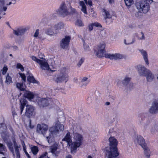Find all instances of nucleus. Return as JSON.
<instances>
[{"mask_svg":"<svg viewBox=\"0 0 158 158\" xmlns=\"http://www.w3.org/2000/svg\"><path fill=\"white\" fill-rule=\"evenodd\" d=\"M110 145V151L107 152V156L110 154V156L115 157L118 155L117 145L118 141L117 139L113 137H111L109 139Z\"/></svg>","mask_w":158,"mask_h":158,"instance_id":"f257e3e1","label":"nucleus"},{"mask_svg":"<svg viewBox=\"0 0 158 158\" xmlns=\"http://www.w3.org/2000/svg\"><path fill=\"white\" fill-rule=\"evenodd\" d=\"M59 73L55 81L57 83H66L69 80L68 73L69 70L65 68H63L59 70Z\"/></svg>","mask_w":158,"mask_h":158,"instance_id":"f03ea898","label":"nucleus"},{"mask_svg":"<svg viewBox=\"0 0 158 158\" xmlns=\"http://www.w3.org/2000/svg\"><path fill=\"white\" fill-rule=\"evenodd\" d=\"M74 142L71 145V151L72 153L75 152L77 149L81 145L83 140L82 136L79 134L75 133L74 134Z\"/></svg>","mask_w":158,"mask_h":158,"instance_id":"7ed1b4c3","label":"nucleus"},{"mask_svg":"<svg viewBox=\"0 0 158 158\" xmlns=\"http://www.w3.org/2000/svg\"><path fill=\"white\" fill-rule=\"evenodd\" d=\"M9 137L7 139L6 141L4 142H6L7 146L9 148L10 151L12 152L13 156H14L15 155L16 156V158H20V155L19 151V148L21 147L20 145H18L17 143L15 141H13L14 144V148L15 149V152L14 151V149L13 147L12 146V143L10 141H8V139Z\"/></svg>","mask_w":158,"mask_h":158,"instance_id":"20e7f679","label":"nucleus"},{"mask_svg":"<svg viewBox=\"0 0 158 158\" xmlns=\"http://www.w3.org/2000/svg\"><path fill=\"white\" fill-rule=\"evenodd\" d=\"M56 12L57 14L62 17H65L70 14L68 8L64 2L61 3L59 8Z\"/></svg>","mask_w":158,"mask_h":158,"instance_id":"39448f33","label":"nucleus"},{"mask_svg":"<svg viewBox=\"0 0 158 158\" xmlns=\"http://www.w3.org/2000/svg\"><path fill=\"white\" fill-rule=\"evenodd\" d=\"M150 4L148 2L140 1L136 3V6L137 8L140 11L146 13L150 10Z\"/></svg>","mask_w":158,"mask_h":158,"instance_id":"423d86ee","label":"nucleus"},{"mask_svg":"<svg viewBox=\"0 0 158 158\" xmlns=\"http://www.w3.org/2000/svg\"><path fill=\"white\" fill-rule=\"evenodd\" d=\"M31 59L34 61L39 64L41 69L42 70H48L50 69L48 63L45 60L44 58L39 59L36 57L32 56H31Z\"/></svg>","mask_w":158,"mask_h":158,"instance_id":"0eeeda50","label":"nucleus"},{"mask_svg":"<svg viewBox=\"0 0 158 158\" xmlns=\"http://www.w3.org/2000/svg\"><path fill=\"white\" fill-rule=\"evenodd\" d=\"M64 129V126L61 124L60 122L58 121L55 123L54 127H50L49 129V131L53 134L56 135L59 132L63 131Z\"/></svg>","mask_w":158,"mask_h":158,"instance_id":"6e6552de","label":"nucleus"},{"mask_svg":"<svg viewBox=\"0 0 158 158\" xmlns=\"http://www.w3.org/2000/svg\"><path fill=\"white\" fill-rule=\"evenodd\" d=\"M106 44L104 43H101L99 44L95 50L96 56L99 58L104 56L105 51Z\"/></svg>","mask_w":158,"mask_h":158,"instance_id":"1a4fd4ad","label":"nucleus"},{"mask_svg":"<svg viewBox=\"0 0 158 158\" xmlns=\"http://www.w3.org/2000/svg\"><path fill=\"white\" fill-rule=\"evenodd\" d=\"M48 128V125L46 124H38L37 125L36 132L39 134L44 135L47 131Z\"/></svg>","mask_w":158,"mask_h":158,"instance_id":"9d476101","label":"nucleus"},{"mask_svg":"<svg viewBox=\"0 0 158 158\" xmlns=\"http://www.w3.org/2000/svg\"><path fill=\"white\" fill-rule=\"evenodd\" d=\"M7 127L5 124L3 123H0V133L4 140L6 141L9 135L6 132Z\"/></svg>","mask_w":158,"mask_h":158,"instance_id":"9b49d317","label":"nucleus"},{"mask_svg":"<svg viewBox=\"0 0 158 158\" xmlns=\"http://www.w3.org/2000/svg\"><path fill=\"white\" fill-rule=\"evenodd\" d=\"M104 57L111 60H116L123 58L124 56L123 55L119 53L110 54L107 53L104 54Z\"/></svg>","mask_w":158,"mask_h":158,"instance_id":"f8f14e48","label":"nucleus"},{"mask_svg":"<svg viewBox=\"0 0 158 158\" xmlns=\"http://www.w3.org/2000/svg\"><path fill=\"white\" fill-rule=\"evenodd\" d=\"M136 69L139 75L141 77H144L146 76V73L149 70L144 66L140 64L137 65Z\"/></svg>","mask_w":158,"mask_h":158,"instance_id":"ddd939ff","label":"nucleus"},{"mask_svg":"<svg viewBox=\"0 0 158 158\" xmlns=\"http://www.w3.org/2000/svg\"><path fill=\"white\" fill-rule=\"evenodd\" d=\"M35 108L31 105H27L26 106L25 114L28 117L35 115Z\"/></svg>","mask_w":158,"mask_h":158,"instance_id":"4468645a","label":"nucleus"},{"mask_svg":"<svg viewBox=\"0 0 158 158\" xmlns=\"http://www.w3.org/2000/svg\"><path fill=\"white\" fill-rule=\"evenodd\" d=\"M71 39V36H66L62 39L60 42V46L63 49H66L68 48L70 41Z\"/></svg>","mask_w":158,"mask_h":158,"instance_id":"2eb2a0df","label":"nucleus"},{"mask_svg":"<svg viewBox=\"0 0 158 158\" xmlns=\"http://www.w3.org/2000/svg\"><path fill=\"white\" fill-rule=\"evenodd\" d=\"M149 111L152 114H155L158 112V100H155L153 101Z\"/></svg>","mask_w":158,"mask_h":158,"instance_id":"dca6fc26","label":"nucleus"},{"mask_svg":"<svg viewBox=\"0 0 158 158\" xmlns=\"http://www.w3.org/2000/svg\"><path fill=\"white\" fill-rule=\"evenodd\" d=\"M45 32L46 34L51 36L57 35L55 29H54L52 24L48 25L46 27L45 30Z\"/></svg>","mask_w":158,"mask_h":158,"instance_id":"f3484780","label":"nucleus"},{"mask_svg":"<svg viewBox=\"0 0 158 158\" xmlns=\"http://www.w3.org/2000/svg\"><path fill=\"white\" fill-rule=\"evenodd\" d=\"M51 152L53 156L57 157L58 156L61 150L58 147L57 144L55 143L52 145L50 148Z\"/></svg>","mask_w":158,"mask_h":158,"instance_id":"a211bd4d","label":"nucleus"},{"mask_svg":"<svg viewBox=\"0 0 158 158\" xmlns=\"http://www.w3.org/2000/svg\"><path fill=\"white\" fill-rule=\"evenodd\" d=\"M131 78L128 76H125L122 81L123 85L125 87L131 88L133 85V84L130 82Z\"/></svg>","mask_w":158,"mask_h":158,"instance_id":"6ab92c4d","label":"nucleus"},{"mask_svg":"<svg viewBox=\"0 0 158 158\" xmlns=\"http://www.w3.org/2000/svg\"><path fill=\"white\" fill-rule=\"evenodd\" d=\"M145 119V114L143 113L139 114L138 115V124L141 125L144 128L147 127V125H146L144 121Z\"/></svg>","mask_w":158,"mask_h":158,"instance_id":"aec40b11","label":"nucleus"},{"mask_svg":"<svg viewBox=\"0 0 158 158\" xmlns=\"http://www.w3.org/2000/svg\"><path fill=\"white\" fill-rule=\"evenodd\" d=\"M134 141L135 143L141 145L142 147L143 145L146 144L144 140L143 137L140 135H135L134 137Z\"/></svg>","mask_w":158,"mask_h":158,"instance_id":"412c9836","label":"nucleus"},{"mask_svg":"<svg viewBox=\"0 0 158 158\" xmlns=\"http://www.w3.org/2000/svg\"><path fill=\"white\" fill-rule=\"evenodd\" d=\"M5 0H0V19L2 16L5 15L4 12L6 10L7 7L5 5Z\"/></svg>","mask_w":158,"mask_h":158,"instance_id":"4be33fe9","label":"nucleus"},{"mask_svg":"<svg viewBox=\"0 0 158 158\" xmlns=\"http://www.w3.org/2000/svg\"><path fill=\"white\" fill-rule=\"evenodd\" d=\"M37 102L38 105L40 107H44L47 106L49 104L48 100L45 98H38Z\"/></svg>","mask_w":158,"mask_h":158,"instance_id":"5701e85b","label":"nucleus"},{"mask_svg":"<svg viewBox=\"0 0 158 158\" xmlns=\"http://www.w3.org/2000/svg\"><path fill=\"white\" fill-rule=\"evenodd\" d=\"M102 11L103 12V15H105V16L104 17L105 19L107 18H111L113 16H114V14L113 12L111 10H108L103 9Z\"/></svg>","mask_w":158,"mask_h":158,"instance_id":"b1692460","label":"nucleus"},{"mask_svg":"<svg viewBox=\"0 0 158 158\" xmlns=\"http://www.w3.org/2000/svg\"><path fill=\"white\" fill-rule=\"evenodd\" d=\"M54 27V29H55L57 34L59 33L60 31L64 28V24L61 22L56 23L55 24H53Z\"/></svg>","mask_w":158,"mask_h":158,"instance_id":"393cba45","label":"nucleus"},{"mask_svg":"<svg viewBox=\"0 0 158 158\" xmlns=\"http://www.w3.org/2000/svg\"><path fill=\"white\" fill-rule=\"evenodd\" d=\"M140 52L143 56V59L146 64L148 65L149 64V62L148 58V55L147 52L143 50H140Z\"/></svg>","mask_w":158,"mask_h":158,"instance_id":"a878e982","label":"nucleus"},{"mask_svg":"<svg viewBox=\"0 0 158 158\" xmlns=\"http://www.w3.org/2000/svg\"><path fill=\"white\" fill-rule=\"evenodd\" d=\"M79 5L80 7H79L81 10L85 14L87 15L86 6L85 5V3L82 1H80L79 2Z\"/></svg>","mask_w":158,"mask_h":158,"instance_id":"bb28decb","label":"nucleus"},{"mask_svg":"<svg viewBox=\"0 0 158 158\" xmlns=\"http://www.w3.org/2000/svg\"><path fill=\"white\" fill-rule=\"evenodd\" d=\"M70 135V133L68 132L66 134L65 137L62 139V140L66 141L67 143L69 146L71 147V145L72 144V143L73 142H72V140L71 139Z\"/></svg>","mask_w":158,"mask_h":158,"instance_id":"cd10ccee","label":"nucleus"},{"mask_svg":"<svg viewBox=\"0 0 158 158\" xmlns=\"http://www.w3.org/2000/svg\"><path fill=\"white\" fill-rule=\"evenodd\" d=\"M26 31V30L23 28H18L16 30H14L13 33L16 35H23Z\"/></svg>","mask_w":158,"mask_h":158,"instance_id":"c85d7f7f","label":"nucleus"},{"mask_svg":"<svg viewBox=\"0 0 158 158\" xmlns=\"http://www.w3.org/2000/svg\"><path fill=\"white\" fill-rule=\"evenodd\" d=\"M24 96L25 98L31 100L34 98V94L32 93L29 91L25 90L24 91Z\"/></svg>","mask_w":158,"mask_h":158,"instance_id":"c756f323","label":"nucleus"},{"mask_svg":"<svg viewBox=\"0 0 158 158\" xmlns=\"http://www.w3.org/2000/svg\"><path fill=\"white\" fill-rule=\"evenodd\" d=\"M145 76L146 77L147 80L148 82H151L152 81L154 77L153 74H152L150 70L148 72Z\"/></svg>","mask_w":158,"mask_h":158,"instance_id":"7c9ffc66","label":"nucleus"},{"mask_svg":"<svg viewBox=\"0 0 158 158\" xmlns=\"http://www.w3.org/2000/svg\"><path fill=\"white\" fill-rule=\"evenodd\" d=\"M20 101L21 103L20 106V114H21L23 110L24 106L27 103V101L24 98L21 99Z\"/></svg>","mask_w":158,"mask_h":158,"instance_id":"2f4dec72","label":"nucleus"},{"mask_svg":"<svg viewBox=\"0 0 158 158\" xmlns=\"http://www.w3.org/2000/svg\"><path fill=\"white\" fill-rule=\"evenodd\" d=\"M142 147L144 150L145 156L148 158L150 156V151L149 148L147 147L146 144L143 146Z\"/></svg>","mask_w":158,"mask_h":158,"instance_id":"473e14b6","label":"nucleus"},{"mask_svg":"<svg viewBox=\"0 0 158 158\" xmlns=\"http://www.w3.org/2000/svg\"><path fill=\"white\" fill-rule=\"evenodd\" d=\"M50 133L51 134H50L49 136L46 137L47 141L49 143H52L54 140V138L53 135L54 134H53L51 132Z\"/></svg>","mask_w":158,"mask_h":158,"instance_id":"72a5a7b5","label":"nucleus"},{"mask_svg":"<svg viewBox=\"0 0 158 158\" xmlns=\"http://www.w3.org/2000/svg\"><path fill=\"white\" fill-rule=\"evenodd\" d=\"M90 81V80L88 78L84 77L81 80V82L83 83V85H86Z\"/></svg>","mask_w":158,"mask_h":158,"instance_id":"f704fd0d","label":"nucleus"},{"mask_svg":"<svg viewBox=\"0 0 158 158\" xmlns=\"http://www.w3.org/2000/svg\"><path fill=\"white\" fill-rule=\"evenodd\" d=\"M27 80L30 83H37V81L35 80L33 76H28L27 77Z\"/></svg>","mask_w":158,"mask_h":158,"instance_id":"c9c22d12","label":"nucleus"},{"mask_svg":"<svg viewBox=\"0 0 158 158\" xmlns=\"http://www.w3.org/2000/svg\"><path fill=\"white\" fill-rule=\"evenodd\" d=\"M125 3L127 6L129 7L134 3L133 0H124Z\"/></svg>","mask_w":158,"mask_h":158,"instance_id":"e433bc0d","label":"nucleus"},{"mask_svg":"<svg viewBox=\"0 0 158 158\" xmlns=\"http://www.w3.org/2000/svg\"><path fill=\"white\" fill-rule=\"evenodd\" d=\"M5 82L7 84H9L11 83L12 82V78L10 76L9 74H8L6 77V80Z\"/></svg>","mask_w":158,"mask_h":158,"instance_id":"4c0bfd02","label":"nucleus"},{"mask_svg":"<svg viewBox=\"0 0 158 158\" xmlns=\"http://www.w3.org/2000/svg\"><path fill=\"white\" fill-rule=\"evenodd\" d=\"M6 151L5 146L2 144L0 143V154H4Z\"/></svg>","mask_w":158,"mask_h":158,"instance_id":"58836bf2","label":"nucleus"},{"mask_svg":"<svg viewBox=\"0 0 158 158\" xmlns=\"http://www.w3.org/2000/svg\"><path fill=\"white\" fill-rule=\"evenodd\" d=\"M31 150L32 153L34 155L37 154L38 151V147L37 146H34L31 148Z\"/></svg>","mask_w":158,"mask_h":158,"instance_id":"ea45409f","label":"nucleus"},{"mask_svg":"<svg viewBox=\"0 0 158 158\" xmlns=\"http://www.w3.org/2000/svg\"><path fill=\"white\" fill-rule=\"evenodd\" d=\"M17 87L21 91H24V88L23 83H18L16 84Z\"/></svg>","mask_w":158,"mask_h":158,"instance_id":"a19ab883","label":"nucleus"},{"mask_svg":"<svg viewBox=\"0 0 158 158\" xmlns=\"http://www.w3.org/2000/svg\"><path fill=\"white\" fill-rule=\"evenodd\" d=\"M39 29H37L36 30L35 32V34L34 35V36L35 38H37L38 37V38L42 40H44V39L41 36L39 35Z\"/></svg>","mask_w":158,"mask_h":158,"instance_id":"79ce46f5","label":"nucleus"},{"mask_svg":"<svg viewBox=\"0 0 158 158\" xmlns=\"http://www.w3.org/2000/svg\"><path fill=\"white\" fill-rule=\"evenodd\" d=\"M19 74L20 76V77L22 79V82L23 83H24L26 81V77L25 75L24 74L21 73H19Z\"/></svg>","mask_w":158,"mask_h":158,"instance_id":"37998d69","label":"nucleus"},{"mask_svg":"<svg viewBox=\"0 0 158 158\" xmlns=\"http://www.w3.org/2000/svg\"><path fill=\"white\" fill-rule=\"evenodd\" d=\"M69 8L70 10V14H74L77 13V11L76 10V9L73 8L71 6H70L69 7Z\"/></svg>","mask_w":158,"mask_h":158,"instance_id":"c03bdc74","label":"nucleus"},{"mask_svg":"<svg viewBox=\"0 0 158 158\" xmlns=\"http://www.w3.org/2000/svg\"><path fill=\"white\" fill-rule=\"evenodd\" d=\"M16 68L21 70L22 72L24 71V69L22 65L20 63H18L16 65Z\"/></svg>","mask_w":158,"mask_h":158,"instance_id":"a18cd8bd","label":"nucleus"},{"mask_svg":"<svg viewBox=\"0 0 158 158\" xmlns=\"http://www.w3.org/2000/svg\"><path fill=\"white\" fill-rule=\"evenodd\" d=\"M76 25L80 27L83 26V23L82 21L80 20H77L76 21Z\"/></svg>","mask_w":158,"mask_h":158,"instance_id":"49530a36","label":"nucleus"},{"mask_svg":"<svg viewBox=\"0 0 158 158\" xmlns=\"http://www.w3.org/2000/svg\"><path fill=\"white\" fill-rule=\"evenodd\" d=\"M84 49L85 52H88L89 51L90 48L88 45L85 44H84Z\"/></svg>","mask_w":158,"mask_h":158,"instance_id":"de8ad7c7","label":"nucleus"},{"mask_svg":"<svg viewBox=\"0 0 158 158\" xmlns=\"http://www.w3.org/2000/svg\"><path fill=\"white\" fill-rule=\"evenodd\" d=\"M135 40L134 39H133L132 40V41L131 42H127V40H124V43L126 45H130L132 44L135 41Z\"/></svg>","mask_w":158,"mask_h":158,"instance_id":"09e8293b","label":"nucleus"},{"mask_svg":"<svg viewBox=\"0 0 158 158\" xmlns=\"http://www.w3.org/2000/svg\"><path fill=\"white\" fill-rule=\"evenodd\" d=\"M39 158H49L48 156V153L47 152L42 154Z\"/></svg>","mask_w":158,"mask_h":158,"instance_id":"8fccbe9b","label":"nucleus"},{"mask_svg":"<svg viewBox=\"0 0 158 158\" xmlns=\"http://www.w3.org/2000/svg\"><path fill=\"white\" fill-rule=\"evenodd\" d=\"M84 60L85 59L84 58H81L80 59L77 64L78 67H80L81 65L84 62Z\"/></svg>","mask_w":158,"mask_h":158,"instance_id":"3c124183","label":"nucleus"},{"mask_svg":"<svg viewBox=\"0 0 158 158\" xmlns=\"http://www.w3.org/2000/svg\"><path fill=\"white\" fill-rule=\"evenodd\" d=\"M8 70V68L6 66H4L3 68L2 71V74L3 75L5 74L7 70Z\"/></svg>","mask_w":158,"mask_h":158,"instance_id":"603ef678","label":"nucleus"},{"mask_svg":"<svg viewBox=\"0 0 158 158\" xmlns=\"http://www.w3.org/2000/svg\"><path fill=\"white\" fill-rule=\"evenodd\" d=\"M3 48L5 49H7L9 48L10 47V45L8 43H6L3 45Z\"/></svg>","mask_w":158,"mask_h":158,"instance_id":"864d4df0","label":"nucleus"},{"mask_svg":"<svg viewBox=\"0 0 158 158\" xmlns=\"http://www.w3.org/2000/svg\"><path fill=\"white\" fill-rule=\"evenodd\" d=\"M93 26L94 25L93 23H91L89 25L88 27L89 31H91L93 29Z\"/></svg>","mask_w":158,"mask_h":158,"instance_id":"5fc2aeb1","label":"nucleus"},{"mask_svg":"<svg viewBox=\"0 0 158 158\" xmlns=\"http://www.w3.org/2000/svg\"><path fill=\"white\" fill-rule=\"evenodd\" d=\"M92 23L94 25V26H95L96 27H102L100 23H98L96 22V23Z\"/></svg>","mask_w":158,"mask_h":158,"instance_id":"6e6d98bb","label":"nucleus"},{"mask_svg":"<svg viewBox=\"0 0 158 158\" xmlns=\"http://www.w3.org/2000/svg\"><path fill=\"white\" fill-rule=\"evenodd\" d=\"M85 2L86 4H88L90 6H91L92 5V2L90 0H88V1L87 0Z\"/></svg>","mask_w":158,"mask_h":158,"instance_id":"4d7b16f0","label":"nucleus"},{"mask_svg":"<svg viewBox=\"0 0 158 158\" xmlns=\"http://www.w3.org/2000/svg\"><path fill=\"white\" fill-rule=\"evenodd\" d=\"M140 33L142 35V36L141 37H140L139 38V39L140 40H145V37L143 33L142 32H141Z\"/></svg>","mask_w":158,"mask_h":158,"instance_id":"13d9d810","label":"nucleus"},{"mask_svg":"<svg viewBox=\"0 0 158 158\" xmlns=\"http://www.w3.org/2000/svg\"><path fill=\"white\" fill-rule=\"evenodd\" d=\"M141 14V12H140V11H139L135 13V15L136 17H138Z\"/></svg>","mask_w":158,"mask_h":158,"instance_id":"bf43d9fd","label":"nucleus"},{"mask_svg":"<svg viewBox=\"0 0 158 158\" xmlns=\"http://www.w3.org/2000/svg\"><path fill=\"white\" fill-rule=\"evenodd\" d=\"M141 1H144L145 2H148L150 3H152L153 2L152 0H143Z\"/></svg>","mask_w":158,"mask_h":158,"instance_id":"052dcab7","label":"nucleus"},{"mask_svg":"<svg viewBox=\"0 0 158 158\" xmlns=\"http://www.w3.org/2000/svg\"><path fill=\"white\" fill-rule=\"evenodd\" d=\"M29 122L30 127L31 128V129L33 128L34 127V126L33 125H31V120L30 119L29 120Z\"/></svg>","mask_w":158,"mask_h":158,"instance_id":"680f3d73","label":"nucleus"},{"mask_svg":"<svg viewBox=\"0 0 158 158\" xmlns=\"http://www.w3.org/2000/svg\"><path fill=\"white\" fill-rule=\"evenodd\" d=\"M91 14L92 15V16L93 17L95 18L97 17V15L96 13L94 11H93V13H91Z\"/></svg>","mask_w":158,"mask_h":158,"instance_id":"e2e57ef3","label":"nucleus"},{"mask_svg":"<svg viewBox=\"0 0 158 158\" xmlns=\"http://www.w3.org/2000/svg\"><path fill=\"white\" fill-rule=\"evenodd\" d=\"M23 149L24 152L25 153H26V152H27L26 150V146H25L24 145H23Z\"/></svg>","mask_w":158,"mask_h":158,"instance_id":"0e129e2a","label":"nucleus"},{"mask_svg":"<svg viewBox=\"0 0 158 158\" xmlns=\"http://www.w3.org/2000/svg\"><path fill=\"white\" fill-rule=\"evenodd\" d=\"M78 81V79L77 78H74L73 79V81L74 82L77 83Z\"/></svg>","mask_w":158,"mask_h":158,"instance_id":"69168bd1","label":"nucleus"},{"mask_svg":"<svg viewBox=\"0 0 158 158\" xmlns=\"http://www.w3.org/2000/svg\"><path fill=\"white\" fill-rule=\"evenodd\" d=\"M109 3L110 4H111L114 2V0H108Z\"/></svg>","mask_w":158,"mask_h":158,"instance_id":"338daca9","label":"nucleus"},{"mask_svg":"<svg viewBox=\"0 0 158 158\" xmlns=\"http://www.w3.org/2000/svg\"><path fill=\"white\" fill-rule=\"evenodd\" d=\"M25 154L28 158H31L27 152H26V153H25Z\"/></svg>","mask_w":158,"mask_h":158,"instance_id":"774afa93","label":"nucleus"}]
</instances>
